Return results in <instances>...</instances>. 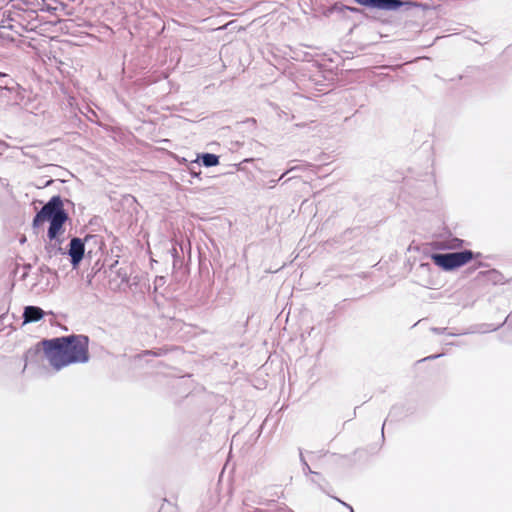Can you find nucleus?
I'll return each instance as SVG.
<instances>
[{
    "label": "nucleus",
    "instance_id": "1",
    "mask_svg": "<svg viewBox=\"0 0 512 512\" xmlns=\"http://www.w3.org/2000/svg\"><path fill=\"white\" fill-rule=\"evenodd\" d=\"M89 337L84 334H70L41 343L46 358L56 370L71 364H84L90 360Z\"/></svg>",
    "mask_w": 512,
    "mask_h": 512
},
{
    "label": "nucleus",
    "instance_id": "2",
    "mask_svg": "<svg viewBox=\"0 0 512 512\" xmlns=\"http://www.w3.org/2000/svg\"><path fill=\"white\" fill-rule=\"evenodd\" d=\"M62 218H69V215L64 209V202L62 197L60 195H54L36 213L33 218L32 225L34 228H37L45 221L50 222Z\"/></svg>",
    "mask_w": 512,
    "mask_h": 512
},
{
    "label": "nucleus",
    "instance_id": "3",
    "mask_svg": "<svg viewBox=\"0 0 512 512\" xmlns=\"http://www.w3.org/2000/svg\"><path fill=\"white\" fill-rule=\"evenodd\" d=\"M474 257L472 250H462L448 253H433L431 260L444 271H453L471 261Z\"/></svg>",
    "mask_w": 512,
    "mask_h": 512
},
{
    "label": "nucleus",
    "instance_id": "4",
    "mask_svg": "<svg viewBox=\"0 0 512 512\" xmlns=\"http://www.w3.org/2000/svg\"><path fill=\"white\" fill-rule=\"evenodd\" d=\"M97 235H87L84 239L73 237L70 239L65 254L70 257L73 269H77L85 256V243L96 239Z\"/></svg>",
    "mask_w": 512,
    "mask_h": 512
},
{
    "label": "nucleus",
    "instance_id": "5",
    "mask_svg": "<svg viewBox=\"0 0 512 512\" xmlns=\"http://www.w3.org/2000/svg\"><path fill=\"white\" fill-rule=\"evenodd\" d=\"M418 6H420V4L412 0H379L378 9L385 11H396L401 7L410 9L412 7Z\"/></svg>",
    "mask_w": 512,
    "mask_h": 512
},
{
    "label": "nucleus",
    "instance_id": "6",
    "mask_svg": "<svg viewBox=\"0 0 512 512\" xmlns=\"http://www.w3.org/2000/svg\"><path fill=\"white\" fill-rule=\"evenodd\" d=\"M68 219L69 218H62L49 222L47 236L50 241H57L59 244H62V240L59 236L64 233V224Z\"/></svg>",
    "mask_w": 512,
    "mask_h": 512
},
{
    "label": "nucleus",
    "instance_id": "7",
    "mask_svg": "<svg viewBox=\"0 0 512 512\" xmlns=\"http://www.w3.org/2000/svg\"><path fill=\"white\" fill-rule=\"evenodd\" d=\"M44 315L45 313L40 307L33 305L26 306L23 312L24 323L38 322Z\"/></svg>",
    "mask_w": 512,
    "mask_h": 512
},
{
    "label": "nucleus",
    "instance_id": "8",
    "mask_svg": "<svg viewBox=\"0 0 512 512\" xmlns=\"http://www.w3.org/2000/svg\"><path fill=\"white\" fill-rule=\"evenodd\" d=\"M18 86L19 85L9 74L0 72V96L11 93Z\"/></svg>",
    "mask_w": 512,
    "mask_h": 512
},
{
    "label": "nucleus",
    "instance_id": "9",
    "mask_svg": "<svg viewBox=\"0 0 512 512\" xmlns=\"http://www.w3.org/2000/svg\"><path fill=\"white\" fill-rule=\"evenodd\" d=\"M172 259H173V268L178 269L181 268L183 264V257L181 254L184 253V244L183 241L178 243L177 240H175V243L173 244L172 248L169 250Z\"/></svg>",
    "mask_w": 512,
    "mask_h": 512
},
{
    "label": "nucleus",
    "instance_id": "10",
    "mask_svg": "<svg viewBox=\"0 0 512 512\" xmlns=\"http://www.w3.org/2000/svg\"><path fill=\"white\" fill-rule=\"evenodd\" d=\"M254 504H262V498L252 491H247L243 497V505L247 509L246 512H264L259 508H254L253 511L249 510V508H253Z\"/></svg>",
    "mask_w": 512,
    "mask_h": 512
},
{
    "label": "nucleus",
    "instance_id": "11",
    "mask_svg": "<svg viewBox=\"0 0 512 512\" xmlns=\"http://www.w3.org/2000/svg\"><path fill=\"white\" fill-rule=\"evenodd\" d=\"M198 162L200 165L204 167L210 168L217 166L219 164V156L212 153H202L199 157Z\"/></svg>",
    "mask_w": 512,
    "mask_h": 512
},
{
    "label": "nucleus",
    "instance_id": "12",
    "mask_svg": "<svg viewBox=\"0 0 512 512\" xmlns=\"http://www.w3.org/2000/svg\"><path fill=\"white\" fill-rule=\"evenodd\" d=\"M57 0H43L40 2V7H38V11L49 12L54 14L57 11Z\"/></svg>",
    "mask_w": 512,
    "mask_h": 512
},
{
    "label": "nucleus",
    "instance_id": "13",
    "mask_svg": "<svg viewBox=\"0 0 512 512\" xmlns=\"http://www.w3.org/2000/svg\"><path fill=\"white\" fill-rule=\"evenodd\" d=\"M483 274L493 284H498V283H502L503 282V278H504L503 275L499 271H497L495 269H491V270H489V271H487V272H485Z\"/></svg>",
    "mask_w": 512,
    "mask_h": 512
},
{
    "label": "nucleus",
    "instance_id": "14",
    "mask_svg": "<svg viewBox=\"0 0 512 512\" xmlns=\"http://www.w3.org/2000/svg\"><path fill=\"white\" fill-rule=\"evenodd\" d=\"M431 332H433L434 334H447L449 336H458V335H464V334H467L468 332L467 331H464V332H452L450 331L448 328L444 327V328H439V327H431L430 328ZM475 331H470L469 333H474Z\"/></svg>",
    "mask_w": 512,
    "mask_h": 512
},
{
    "label": "nucleus",
    "instance_id": "15",
    "mask_svg": "<svg viewBox=\"0 0 512 512\" xmlns=\"http://www.w3.org/2000/svg\"><path fill=\"white\" fill-rule=\"evenodd\" d=\"M46 250L49 253L50 257L52 255H56L58 253L65 254V252L63 251V249L61 247V244H59V242H57V241H55L54 244H50V245L46 246Z\"/></svg>",
    "mask_w": 512,
    "mask_h": 512
},
{
    "label": "nucleus",
    "instance_id": "16",
    "mask_svg": "<svg viewBox=\"0 0 512 512\" xmlns=\"http://www.w3.org/2000/svg\"><path fill=\"white\" fill-rule=\"evenodd\" d=\"M144 355H151V356H155V357H161V356H164L168 353V349L166 348H163V347H159V348H154V349H151V350H145L144 352Z\"/></svg>",
    "mask_w": 512,
    "mask_h": 512
},
{
    "label": "nucleus",
    "instance_id": "17",
    "mask_svg": "<svg viewBox=\"0 0 512 512\" xmlns=\"http://www.w3.org/2000/svg\"><path fill=\"white\" fill-rule=\"evenodd\" d=\"M299 454H300V462L302 464V470L305 474H314L316 476L319 475V473L315 472V471H312L310 466L308 465L307 461L305 460L304 456H303V453H302V449H299Z\"/></svg>",
    "mask_w": 512,
    "mask_h": 512
},
{
    "label": "nucleus",
    "instance_id": "18",
    "mask_svg": "<svg viewBox=\"0 0 512 512\" xmlns=\"http://www.w3.org/2000/svg\"><path fill=\"white\" fill-rule=\"evenodd\" d=\"M357 4L370 8V9H378L379 0H353Z\"/></svg>",
    "mask_w": 512,
    "mask_h": 512
},
{
    "label": "nucleus",
    "instance_id": "19",
    "mask_svg": "<svg viewBox=\"0 0 512 512\" xmlns=\"http://www.w3.org/2000/svg\"><path fill=\"white\" fill-rule=\"evenodd\" d=\"M348 9V5H344L342 3L336 2L332 6L328 8V13L332 14L334 12L336 13H344Z\"/></svg>",
    "mask_w": 512,
    "mask_h": 512
},
{
    "label": "nucleus",
    "instance_id": "20",
    "mask_svg": "<svg viewBox=\"0 0 512 512\" xmlns=\"http://www.w3.org/2000/svg\"><path fill=\"white\" fill-rule=\"evenodd\" d=\"M512 323V312L505 318L504 322L498 326H492L490 324H486V329L483 330V332H488V331H495L497 329H499L501 326H503L504 324H511Z\"/></svg>",
    "mask_w": 512,
    "mask_h": 512
},
{
    "label": "nucleus",
    "instance_id": "21",
    "mask_svg": "<svg viewBox=\"0 0 512 512\" xmlns=\"http://www.w3.org/2000/svg\"><path fill=\"white\" fill-rule=\"evenodd\" d=\"M200 164L197 163V166H194L193 164L188 168L189 169V174L191 175V177L193 178H199L200 179V175H201V170L199 168Z\"/></svg>",
    "mask_w": 512,
    "mask_h": 512
},
{
    "label": "nucleus",
    "instance_id": "22",
    "mask_svg": "<svg viewBox=\"0 0 512 512\" xmlns=\"http://www.w3.org/2000/svg\"><path fill=\"white\" fill-rule=\"evenodd\" d=\"M298 169H302V167H300V166H294V167H291L290 169H288V170H286L284 173H282V174H281V176H280L278 179H280V181H281L282 179H284V177H285L288 173H290V172H292V171H294V170H298Z\"/></svg>",
    "mask_w": 512,
    "mask_h": 512
},
{
    "label": "nucleus",
    "instance_id": "23",
    "mask_svg": "<svg viewBox=\"0 0 512 512\" xmlns=\"http://www.w3.org/2000/svg\"><path fill=\"white\" fill-rule=\"evenodd\" d=\"M336 501H338L340 504H342L343 506H345L346 508H348L350 510V512H354L353 508L351 505H349L348 503L340 500L339 498L337 497H333Z\"/></svg>",
    "mask_w": 512,
    "mask_h": 512
},
{
    "label": "nucleus",
    "instance_id": "24",
    "mask_svg": "<svg viewBox=\"0 0 512 512\" xmlns=\"http://www.w3.org/2000/svg\"><path fill=\"white\" fill-rule=\"evenodd\" d=\"M463 241L458 239V238H454L453 239V244L450 246V248H456V247H460L462 245Z\"/></svg>",
    "mask_w": 512,
    "mask_h": 512
},
{
    "label": "nucleus",
    "instance_id": "25",
    "mask_svg": "<svg viewBox=\"0 0 512 512\" xmlns=\"http://www.w3.org/2000/svg\"><path fill=\"white\" fill-rule=\"evenodd\" d=\"M280 181V179H272L267 183V187L272 189L276 186V184Z\"/></svg>",
    "mask_w": 512,
    "mask_h": 512
},
{
    "label": "nucleus",
    "instance_id": "26",
    "mask_svg": "<svg viewBox=\"0 0 512 512\" xmlns=\"http://www.w3.org/2000/svg\"><path fill=\"white\" fill-rule=\"evenodd\" d=\"M442 355L443 354L430 355L428 357H425V358L421 359L420 361L423 362V361H427V360H433V359L441 357Z\"/></svg>",
    "mask_w": 512,
    "mask_h": 512
},
{
    "label": "nucleus",
    "instance_id": "27",
    "mask_svg": "<svg viewBox=\"0 0 512 512\" xmlns=\"http://www.w3.org/2000/svg\"><path fill=\"white\" fill-rule=\"evenodd\" d=\"M23 268H24V272H23V274H22V276H21V279H22V280H24V279L27 277V275H28V270L31 268V266H30V265H25Z\"/></svg>",
    "mask_w": 512,
    "mask_h": 512
},
{
    "label": "nucleus",
    "instance_id": "28",
    "mask_svg": "<svg viewBox=\"0 0 512 512\" xmlns=\"http://www.w3.org/2000/svg\"><path fill=\"white\" fill-rule=\"evenodd\" d=\"M346 11H350L352 13H359L360 9L357 7L348 6V9H346Z\"/></svg>",
    "mask_w": 512,
    "mask_h": 512
},
{
    "label": "nucleus",
    "instance_id": "29",
    "mask_svg": "<svg viewBox=\"0 0 512 512\" xmlns=\"http://www.w3.org/2000/svg\"><path fill=\"white\" fill-rule=\"evenodd\" d=\"M156 282H158V283H161V282H162V283H164V277H157V278H156Z\"/></svg>",
    "mask_w": 512,
    "mask_h": 512
},
{
    "label": "nucleus",
    "instance_id": "30",
    "mask_svg": "<svg viewBox=\"0 0 512 512\" xmlns=\"http://www.w3.org/2000/svg\"><path fill=\"white\" fill-rule=\"evenodd\" d=\"M385 424H386V422H384V423L382 424V436H383V437H384V427H385Z\"/></svg>",
    "mask_w": 512,
    "mask_h": 512
},
{
    "label": "nucleus",
    "instance_id": "31",
    "mask_svg": "<svg viewBox=\"0 0 512 512\" xmlns=\"http://www.w3.org/2000/svg\"><path fill=\"white\" fill-rule=\"evenodd\" d=\"M187 247H188V250L190 251V249H191V244H190V242H189V241H188V243H187Z\"/></svg>",
    "mask_w": 512,
    "mask_h": 512
},
{
    "label": "nucleus",
    "instance_id": "32",
    "mask_svg": "<svg viewBox=\"0 0 512 512\" xmlns=\"http://www.w3.org/2000/svg\"><path fill=\"white\" fill-rule=\"evenodd\" d=\"M252 161V159H245L244 162Z\"/></svg>",
    "mask_w": 512,
    "mask_h": 512
}]
</instances>
